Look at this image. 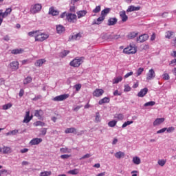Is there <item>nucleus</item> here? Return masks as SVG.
Returning <instances> with one entry per match:
<instances>
[{
	"instance_id": "nucleus-1",
	"label": "nucleus",
	"mask_w": 176,
	"mask_h": 176,
	"mask_svg": "<svg viewBox=\"0 0 176 176\" xmlns=\"http://www.w3.org/2000/svg\"><path fill=\"white\" fill-rule=\"evenodd\" d=\"M49 38V34L46 33H42L39 30H37V33L34 36L36 42H43V41H46Z\"/></svg>"
},
{
	"instance_id": "nucleus-2",
	"label": "nucleus",
	"mask_w": 176,
	"mask_h": 176,
	"mask_svg": "<svg viewBox=\"0 0 176 176\" xmlns=\"http://www.w3.org/2000/svg\"><path fill=\"white\" fill-rule=\"evenodd\" d=\"M41 10H42V4L36 3L31 6L30 12L32 13V14H35L36 13H39V12H41Z\"/></svg>"
},
{
	"instance_id": "nucleus-3",
	"label": "nucleus",
	"mask_w": 176,
	"mask_h": 176,
	"mask_svg": "<svg viewBox=\"0 0 176 176\" xmlns=\"http://www.w3.org/2000/svg\"><path fill=\"white\" fill-rule=\"evenodd\" d=\"M124 53H125V54H135V53H137V48L130 45L124 49Z\"/></svg>"
},
{
	"instance_id": "nucleus-4",
	"label": "nucleus",
	"mask_w": 176,
	"mask_h": 176,
	"mask_svg": "<svg viewBox=\"0 0 176 176\" xmlns=\"http://www.w3.org/2000/svg\"><path fill=\"white\" fill-rule=\"evenodd\" d=\"M80 64H82V58H74L69 63V66L78 68V67H80Z\"/></svg>"
},
{
	"instance_id": "nucleus-5",
	"label": "nucleus",
	"mask_w": 176,
	"mask_h": 176,
	"mask_svg": "<svg viewBox=\"0 0 176 176\" xmlns=\"http://www.w3.org/2000/svg\"><path fill=\"white\" fill-rule=\"evenodd\" d=\"M69 97V94H65L63 95L58 96L53 98V101H64L65 100H67Z\"/></svg>"
},
{
	"instance_id": "nucleus-6",
	"label": "nucleus",
	"mask_w": 176,
	"mask_h": 176,
	"mask_svg": "<svg viewBox=\"0 0 176 176\" xmlns=\"http://www.w3.org/2000/svg\"><path fill=\"white\" fill-rule=\"evenodd\" d=\"M156 76V74L155 73V70L153 69H151L146 74V80H152Z\"/></svg>"
},
{
	"instance_id": "nucleus-7",
	"label": "nucleus",
	"mask_w": 176,
	"mask_h": 176,
	"mask_svg": "<svg viewBox=\"0 0 176 176\" xmlns=\"http://www.w3.org/2000/svg\"><path fill=\"white\" fill-rule=\"evenodd\" d=\"M66 19L69 23H76V14H69Z\"/></svg>"
},
{
	"instance_id": "nucleus-8",
	"label": "nucleus",
	"mask_w": 176,
	"mask_h": 176,
	"mask_svg": "<svg viewBox=\"0 0 176 176\" xmlns=\"http://www.w3.org/2000/svg\"><path fill=\"white\" fill-rule=\"evenodd\" d=\"M32 118H34V116L32 115L31 116H30V111H26L25 116L23 120V123H30V122H31V120H32Z\"/></svg>"
},
{
	"instance_id": "nucleus-9",
	"label": "nucleus",
	"mask_w": 176,
	"mask_h": 176,
	"mask_svg": "<svg viewBox=\"0 0 176 176\" xmlns=\"http://www.w3.org/2000/svg\"><path fill=\"white\" fill-rule=\"evenodd\" d=\"M104 94V89H96L93 92L94 97H101Z\"/></svg>"
},
{
	"instance_id": "nucleus-10",
	"label": "nucleus",
	"mask_w": 176,
	"mask_h": 176,
	"mask_svg": "<svg viewBox=\"0 0 176 176\" xmlns=\"http://www.w3.org/2000/svg\"><path fill=\"white\" fill-rule=\"evenodd\" d=\"M148 38H149V36H148L147 34H142L139 36V38L137 39V41L140 43H142V42H145V41H148Z\"/></svg>"
},
{
	"instance_id": "nucleus-11",
	"label": "nucleus",
	"mask_w": 176,
	"mask_h": 176,
	"mask_svg": "<svg viewBox=\"0 0 176 176\" xmlns=\"http://www.w3.org/2000/svg\"><path fill=\"white\" fill-rule=\"evenodd\" d=\"M42 141H43V140H42V138H34L32 139L30 142V145H39V144H41V142H42Z\"/></svg>"
},
{
	"instance_id": "nucleus-12",
	"label": "nucleus",
	"mask_w": 176,
	"mask_h": 176,
	"mask_svg": "<svg viewBox=\"0 0 176 176\" xmlns=\"http://www.w3.org/2000/svg\"><path fill=\"white\" fill-rule=\"evenodd\" d=\"M175 35V33L173 31L168 30L165 33V38H166V39H171L174 38Z\"/></svg>"
},
{
	"instance_id": "nucleus-13",
	"label": "nucleus",
	"mask_w": 176,
	"mask_h": 176,
	"mask_svg": "<svg viewBox=\"0 0 176 176\" xmlns=\"http://www.w3.org/2000/svg\"><path fill=\"white\" fill-rule=\"evenodd\" d=\"M120 16L123 23L126 22V20H129V16H127V15L126 14V11L124 10L120 12Z\"/></svg>"
},
{
	"instance_id": "nucleus-14",
	"label": "nucleus",
	"mask_w": 176,
	"mask_h": 176,
	"mask_svg": "<svg viewBox=\"0 0 176 176\" xmlns=\"http://www.w3.org/2000/svg\"><path fill=\"white\" fill-rule=\"evenodd\" d=\"M148 94V88H144L140 91V92L138 94V97H145L146 94Z\"/></svg>"
},
{
	"instance_id": "nucleus-15",
	"label": "nucleus",
	"mask_w": 176,
	"mask_h": 176,
	"mask_svg": "<svg viewBox=\"0 0 176 176\" xmlns=\"http://www.w3.org/2000/svg\"><path fill=\"white\" fill-rule=\"evenodd\" d=\"M140 9H141V7L140 6L135 7L134 6H131L128 8V9L126 10V12L127 13H129L130 12H137Z\"/></svg>"
},
{
	"instance_id": "nucleus-16",
	"label": "nucleus",
	"mask_w": 176,
	"mask_h": 176,
	"mask_svg": "<svg viewBox=\"0 0 176 176\" xmlns=\"http://www.w3.org/2000/svg\"><path fill=\"white\" fill-rule=\"evenodd\" d=\"M43 113H44L42 109L34 111V116H36V118H38V119H42V116H43Z\"/></svg>"
},
{
	"instance_id": "nucleus-17",
	"label": "nucleus",
	"mask_w": 176,
	"mask_h": 176,
	"mask_svg": "<svg viewBox=\"0 0 176 176\" xmlns=\"http://www.w3.org/2000/svg\"><path fill=\"white\" fill-rule=\"evenodd\" d=\"M56 32L57 34H63V32H65V27H64L63 25H57Z\"/></svg>"
},
{
	"instance_id": "nucleus-18",
	"label": "nucleus",
	"mask_w": 176,
	"mask_h": 176,
	"mask_svg": "<svg viewBox=\"0 0 176 176\" xmlns=\"http://www.w3.org/2000/svg\"><path fill=\"white\" fill-rule=\"evenodd\" d=\"M10 66L11 69H13V71H16V69H19V63L17 61H13L10 63Z\"/></svg>"
},
{
	"instance_id": "nucleus-19",
	"label": "nucleus",
	"mask_w": 176,
	"mask_h": 176,
	"mask_svg": "<svg viewBox=\"0 0 176 176\" xmlns=\"http://www.w3.org/2000/svg\"><path fill=\"white\" fill-rule=\"evenodd\" d=\"M45 63H46L45 59H38L36 61V63H34V65L35 67H42V65H43Z\"/></svg>"
},
{
	"instance_id": "nucleus-20",
	"label": "nucleus",
	"mask_w": 176,
	"mask_h": 176,
	"mask_svg": "<svg viewBox=\"0 0 176 176\" xmlns=\"http://www.w3.org/2000/svg\"><path fill=\"white\" fill-rule=\"evenodd\" d=\"M165 119L164 118H157L153 122V126H159L160 124H162L164 122Z\"/></svg>"
},
{
	"instance_id": "nucleus-21",
	"label": "nucleus",
	"mask_w": 176,
	"mask_h": 176,
	"mask_svg": "<svg viewBox=\"0 0 176 176\" xmlns=\"http://www.w3.org/2000/svg\"><path fill=\"white\" fill-rule=\"evenodd\" d=\"M78 19H82V17H85V14H87V10H80L76 12Z\"/></svg>"
},
{
	"instance_id": "nucleus-22",
	"label": "nucleus",
	"mask_w": 176,
	"mask_h": 176,
	"mask_svg": "<svg viewBox=\"0 0 176 176\" xmlns=\"http://www.w3.org/2000/svg\"><path fill=\"white\" fill-rule=\"evenodd\" d=\"M65 134H69V133H74L76 134V129L72 127V128H67L65 131Z\"/></svg>"
},
{
	"instance_id": "nucleus-23",
	"label": "nucleus",
	"mask_w": 176,
	"mask_h": 176,
	"mask_svg": "<svg viewBox=\"0 0 176 176\" xmlns=\"http://www.w3.org/2000/svg\"><path fill=\"white\" fill-rule=\"evenodd\" d=\"M111 100L108 97H104L100 100H99L98 104L99 105H102V104H108Z\"/></svg>"
},
{
	"instance_id": "nucleus-24",
	"label": "nucleus",
	"mask_w": 176,
	"mask_h": 176,
	"mask_svg": "<svg viewBox=\"0 0 176 176\" xmlns=\"http://www.w3.org/2000/svg\"><path fill=\"white\" fill-rule=\"evenodd\" d=\"M103 20H105V17L101 15L99 18L97 19L96 21H94L93 24H96L99 25V24H101V23H102Z\"/></svg>"
},
{
	"instance_id": "nucleus-25",
	"label": "nucleus",
	"mask_w": 176,
	"mask_h": 176,
	"mask_svg": "<svg viewBox=\"0 0 176 176\" xmlns=\"http://www.w3.org/2000/svg\"><path fill=\"white\" fill-rule=\"evenodd\" d=\"M118 23V19L116 18H110L108 20V25H115Z\"/></svg>"
},
{
	"instance_id": "nucleus-26",
	"label": "nucleus",
	"mask_w": 176,
	"mask_h": 176,
	"mask_svg": "<svg viewBox=\"0 0 176 176\" xmlns=\"http://www.w3.org/2000/svg\"><path fill=\"white\" fill-rule=\"evenodd\" d=\"M138 35V32H131L127 35L128 39H134Z\"/></svg>"
},
{
	"instance_id": "nucleus-27",
	"label": "nucleus",
	"mask_w": 176,
	"mask_h": 176,
	"mask_svg": "<svg viewBox=\"0 0 176 176\" xmlns=\"http://www.w3.org/2000/svg\"><path fill=\"white\" fill-rule=\"evenodd\" d=\"M24 52L23 49H15L11 51L12 54H21Z\"/></svg>"
},
{
	"instance_id": "nucleus-28",
	"label": "nucleus",
	"mask_w": 176,
	"mask_h": 176,
	"mask_svg": "<svg viewBox=\"0 0 176 176\" xmlns=\"http://www.w3.org/2000/svg\"><path fill=\"white\" fill-rule=\"evenodd\" d=\"M12 13V8H6V11L3 12V19H5V17H8L9 14Z\"/></svg>"
},
{
	"instance_id": "nucleus-29",
	"label": "nucleus",
	"mask_w": 176,
	"mask_h": 176,
	"mask_svg": "<svg viewBox=\"0 0 176 176\" xmlns=\"http://www.w3.org/2000/svg\"><path fill=\"white\" fill-rule=\"evenodd\" d=\"M49 13L52 16H58L59 12L58 10H54L53 8H50L49 10Z\"/></svg>"
},
{
	"instance_id": "nucleus-30",
	"label": "nucleus",
	"mask_w": 176,
	"mask_h": 176,
	"mask_svg": "<svg viewBox=\"0 0 176 176\" xmlns=\"http://www.w3.org/2000/svg\"><path fill=\"white\" fill-rule=\"evenodd\" d=\"M115 156L116 159H122V157H124V153L122 151H118L116 153Z\"/></svg>"
},
{
	"instance_id": "nucleus-31",
	"label": "nucleus",
	"mask_w": 176,
	"mask_h": 176,
	"mask_svg": "<svg viewBox=\"0 0 176 176\" xmlns=\"http://www.w3.org/2000/svg\"><path fill=\"white\" fill-rule=\"evenodd\" d=\"M111 12V8H105L103 10L101 11V16H103V17H105L108 13Z\"/></svg>"
},
{
	"instance_id": "nucleus-32",
	"label": "nucleus",
	"mask_w": 176,
	"mask_h": 176,
	"mask_svg": "<svg viewBox=\"0 0 176 176\" xmlns=\"http://www.w3.org/2000/svg\"><path fill=\"white\" fill-rule=\"evenodd\" d=\"M67 174H71L72 175H76L77 174H79V169L76 168L70 170L67 172Z\"/></svg>"
},
{
	"instance_id": "nucleus-33",
	"label": "nucleus",
	"mask_w": 176,
	"mask_h": 176,
	"mask_svg": "<svg viewBox=\"0 0 176 176\" xmlns=\"http://www.w3.org/2000/svg\"><path fill=\"white\" fill-rule=\"evenodd\" d=\"M133 162L134 164H141V159H140L139 157H133Z\"/></svg>"
},
{
	"instance_id": "nucleus-34",
	"label": "nucleus",
	"mask_w": 176,
	"mask_h": 176,
	"mask_svg": "<svg viewBox=\"0 0 176 176\" xmlns=\"http://www.w3.org/2000/svg\"><path fill=\"white\" fill-rule=\"evenodd\" d=\"M80 38H82V34L80 33L72 36V39H73V41H78L80 39Z\"/></svg>"
},
{
	"instance_id": "nucleus-35",
	"label": "nucleus",
	"mask_w": 176,
	"mask_h": 176,
	"mask_svg": "<svg viewBox=\"0 0 176 176\" xmlns=\"http://www.w3.org/2000/svg\"><path fill=\"white\" fill-rule=\"evenodd\" d=\"M114 119H117V120H123V119H124V116L122 113L116 114L114 116Z\"/></svg>"
},
{
	"instance_id": "nucleus-36",
	"label": "nucleus",
	"mask_w": 176,
	"mask_h": 176,
	"mask_svg": "<svg viewBox=\"0 0 176 176\" xmlns=\"http://www.w3.org/2000/svg\"><path fill=\"white\" fill-rule=\"evenodd\" d=\"M32 82V78L31 76H28L23 80V85H28V83H31Z\"/></svg>"
},
{
	"instance_id": "nucleus-37",
	"label": "nucleus",
	"mask_w": 176,
	"mask_h": 176,
	"mask_svg": "<svg viewBox=\"0 0 176 176\" xmlns=\"http://www.w3.org/2000/svg\"><path fill=\"white\" fill-rule=\"evenodd\" d=\"M122 80H123V78H122V76H119V77L115 78L113 80V85L118 84L119 83V82H122Z\"/></svg>"
},
{
	"instance_id": "nucleus-38",
	"label": "nucleus",
	"mask_w": 176,
	"mask_h": 176,
	"mask_svg": "<svg viewBox=\"0 0 176 176\" xmlns=\"http://www.w3.org/2000/svg\"><path fill=\"white\" fill-rule=\"evenodd\" d=\"M95 122L96 123H99V122H101V116H100L99 112L96 113Z\"/></svg>"
},
{
	"instance_id": "nucleus-39",
	"label": "nucleus",
	"mask_w": 176,
	"mask_h": 176,
	"mask_svg": "<svg viewBox=\"0 0 176 176\" xmlns=\"http://www.w3.org/2000/svg\"><path fill=\"white\" fill-rule=\"evenodd\" d=\"M117 124H118V121L111 120L108 122V126H109V127H115V126H116Z\"/></svg>"
},
{
	"instance_id": "nucleus-40",
	"label": "nucleus",
	"mask_w": 176,
	"mask_h": 176,
	"mask_svg": "<svg viewBox=\"0 0 176 176\" xmlns=\"http://www.w3.org/2000/svg\"><path fill=\"white\" fill-rule=\"evenodd\" d=\"M34 126H35V127H38V126H41V127H43V126H45V122L42 121H36L34 123Z\"/></svg>"
},
{
	"instance_id": "nucleus-41",
	"label": "nucleus",
	"mask_w": 176,
	"mask_h": 176,
	"mask_svg": "<svg viewBox=\"0 0 176 176\" xmlns=\"http://www.w3.org/2000/svg\"><path fill=\"white\" fill-rule=\"evenodd\" d=\"M133 123H134V121H126L122 125V129H124L127 127V126H130V124H133Z\"/></svg>"
},
{
	"instance_id": "nucleus-42",
	"label": "nucleus",
	"mask_w": 176,
	"mask_h": 176,
	"mask_svg": "<svg viewBox=\"0 0 176 176\" xmlns=\"http://www.w3.org/2000/svg\"><path fill=\"white\" fill-rule=\"evenodd\" d=\"M12 152L10 147L4 146L3 148V153H10Z\"/></svg>"
},
{
	"instance_id": "nucleus-43",
	"label": "nucleus",
	"mask_w": 176,
	"mask_h": 176,
	"mask_svg": "<svg viewBox=\"0 0 176 176\" xmlns=\"http://www.w3.org/2000/svg\"><path fill=\"white\" fill-rule=\"evenodd\" d=\"M12 103H8V104H6L3 105V109L4 111H6V110H8V109L12 108Z\"/></svg>"
},
{
	"instance_id": "nucleus-44",
	"label": "nucleus",
	"mask_w": 176,
	"mask_h": 176,
	"mask_svg": "<svg viewBox=\"0 0 176 176\" xmlns=\"http://www.w3.org/2000/svg\"><path fill=\"white\" fill-rule=\"evenodd\" d=\"M166 162L167 160H159L157 164H159V166H161V167H163V166L166 164Z\"/></svg>"
},
{
	"instance_id": "nucleus-45",
	"label": "nucleus",
	"mask_w": 176,
	"mask_h": 176,
	"mask_svg": "<svg viewBox=\"0 0 176 176\" xmlns=\"http://www.w3.org/2000/svg\"><path fill=\"white\" fill-rule=\"evenodd\" d=\"M52 175V171H44L40 173V176H50Z\"/></svg>"
},
{
	"instance_id": "nucleus-46",
	"label": "nucleus",
	"mask_w": 176,
	"mask_h": 176,
	"mask_svg": "<svg viewBox=\"0 0 176 176\" xmlns=\"http://www.w3.org/2000/svg\"><path fill=\"white\" fill-rule=\"evenodd\" d=\"M156 104V102L155 101H150V102H147L144 104L145 107H153V105H155Z\"/></svg>"
},
{
	"instance_id": "nucleus-47",
	"label": "nucleus",
	"mask_w": 176,
	"mask_h": 176,
	"mask_svg": "<svg viewBox=\"0 0 176 176\" xmlns=\"http://www.w3.org/2000/svg\"><path fill=\"white\" fill-rule=\"evenodd\" d=\"M100 11H101V6H96V8L93 10L94 13H99V12H100Z\"/></svg>"
},
{
	"instance_id": "nucleus-48",
	"label": "nucleus",
	"mask_w": 176,
	"mask_h": 176,
	"mask_svg": "<svg viewBox=\"0 0 176 176\" xmlns=\"http://www.w3.org/2000/svg\"><path fill=\"white\" fill-rule=\"evenodd\" d=\"M144 72V68H139L136 72V76H140Z\"/></svg>"
},
{
	"instance_id": "nucleus-49",
	"label": "nucleus",
	"mask_w": 176,
	"mask_h": 176,
	"mask_svg": "<svg viewBox=\"0 0 176 176\" xmlns=\"http://www.w3.org/2000/svg\"><path fill=\"white\" fill-rule=\"evenodd\" d=\"M162 78L164 80H168L170 79V75L167 73H164L162 75Z\"/></svg>"
},
{
	"instance_id": "nucleus-50",
	"label": "nucleus",
	"mask_w": 176,
	"mask_h": 176,
	"mask_svg": "<svg viewBox=\"0 0 176 176\" xmlns=\"http://www.w3.org/2000/svg\"><path fill=\"white\" fill-rule=\"evenodd\" d=\"M36 34H38V30L28 32L29 36H31V37L35 36V35H36Z\"/></svg>"
},
{
	"instance_id": "nucleus-51",
	"label": "nucleus",
	"mask_w": 176,
	"mask_h": 176,
	"mask_svg": "<svg viewBox=\"0 0 176 176\" xmlns=\"http://www.w3.org/2000/svg\"><path fill=\"white\" fill-rule=\"evenodd\" d=\"M175 128L174 126L166 128L167 133H173V131H175Z\"/></svg>"
},
{
	"instance_id": "nucleus-52",
	"label": "nucleus",
	"mask_w": 176,
	"mask_h": 176,
	"mask_svg": "<svg viewBox=\"0 0 176 176\" xmlns=\"http://www.w3.org/2000/svg\"><path fill=\"white\" fill-rule=\"evenodd\" d=\"M74 88L76 89V91H79L80 89H82V85L81 84H76L74 85Z\"/></svg>"
},
{
	"instance_id": "nucleus-53",
	"label": "nucleus",
	"mask_w": 176,
	"mask_h": 176,
	"mask_svg": "<svg viewBox=\"0 0 176 176\" xmlns=\"http://www.w3.org/2000/svg\"><path fill=\"white\" fill-rule=\"evenodd\" d=\"M41 133L42 135H46V133H47V129L46 128L41 129Z\"/></svg>"
},
{
	"instance_id": "nucleus-54",
	"label": "nucleus",
	"mask_w": 176,
	"mask_h": 176,
	"mask_svg": "<svg viewBox=\"0 0 176 176\" xmlns=\"http://www.w3.org/2000/svg\"><path fill=\"white\" fill-rule=\"evenodd\" d=\"M3 174H9V173H8V170L6 169H3L0 170V176H4Z\"/></svg>"
},
{
	"instance_id": "nucleus-55",
	"label": "nucleus",
	"mask_w": 176,
	"mask_h": 176,
	"mask_svg": "<svg viewBox=\"0 0 176 176\" xmlns=\"http://www.w3.org/2000/svg\"><path fill=\"white\" fill-rule=\"evenodd\" d=\"M62 57H65L67 54H69V51L64 50L62 53Z\"/></svg>"
},
{
	"instance_id": "nucleus-56",
	"label": "nucleus",
	"mask_w": 176,
	"mask_h": 176,
	"mask_svg": "<svg viewBox=\"0 0 176 176\" xmlns=\"http://www.w3.org/2000/svg\"><path fill=\"white\" fill-rule=\"evenodd\" d=\"M167 130V128H163L159 131H157V134H162V133L166 132Z\"/></svg>"
},
{
	"instance_id": "nucleus-57",
	"label": "nucleus",
	"mask_w": 176,
	"mask_h": 176,
	"mask_svg": "<svg viewBox=\"0 0 176 176\" xmlns=\"http://www.w3.org/2000/svg\"><path fill=\"white\" fill-rule=\"evenodd\" d=\"M91 156V155L90 154H86L83 155L81 158H80V160H83V159H89V157H90Z\"/></svg>"
},
{
	"instance_id": "nucleus-58",
	"label": "nucleus",
	"mask_w": 176,
	"mask_h": 176,
	"mask_svg": "<svg viewBox=\"0 0 176 176\" xmlns=\"http://www.w3.org/2000/svg\"><path fill=\"white\" fill-rule=\"evenodd\" d=\"M131 90V87H130V86H129V85H124V91H130Z\"/></svg>"
},
{
	"instance_id": "nucleus-59",
	"label": "nucleus",
	"mask_w": 176,
	"mask_h": 176,
	"mask_svg": "<svg viewBox=\"0 0 176 176\" xmlns=\"http://www.w3.org/2000/svg\"><path fill=\"white\" fill-rule=\"evenodd\" d=\"M61 159H68L69 157H71V155L65 154L60 155Z\"/></svg>"
},
{
	"instance_id": "nucleus-60",
	"label": "nucleus",
	"mask_w": 176,
	"mask_h": 176,
	"mask_svg": "<svg viewBox=\"0 0 176 176\" xmlns=\"http://www.w3.org/2000/svg\"><path fill=\"white\" fill-rule=\"evenodd\" d=\"M41 98H42V96L38 95V96L34 97L32 100H33V101H38V100H41Z\"/></svg>"
},
{
	"instance_id": "nucleus-61",
	"label": "nucleus",
	"mask_w": 176,
	"mask_h": 176,
	"mask_svg": "<svg viewBox=\"0 0 176 176\" xmlns=\"http://www.w3.org/2000/svg\"><path fill=\"white\" fill-rule=\"evenodd\" d=\"M19 97H23L24 96V89H21L19 94Z\"/></svg>"
},
{
	"instance_id": "nucleus-62",
	"label": "nucleus",
	"mask_w": 176,
	"mask_h": 176,
	"mask_svg": "<svg viewBox=\"0 0 176 176\" xmlns=\"http://www.w3.org/2000/svg\"><path fill=\"white\" fill-rule=\"evenodd\" d=\"M133 72H129V73H127L125 76H124V78H129V76H131V75H133Z\"/></svg>"
},
{
	"instance_id": "nucleus-63",
	"label": "nucleus",
	"mask_w": 176,
	"mask_h": 176,
	"mask_svg": "<svg viewBox=\"0 0 176 176\" xmlns=\"http://www.w3.org/2000/svg\"><path fill=\"white\" fill-rule=\"evenodd\" d=\"M21 153H27L28 152V148H23L20 151Z\"/></svg>"
},
{
	"instance_id": "nucleus-64",
	"label": "nucleus",
	"mask_w": 176,
	"mask_h": 176,
	"mask_svg": "<svg viewBox=\"0 0 176 176\" xmlns=\"http://www.w3.org/2000/svg\"><path fill=\"white\" fill-rule=\"evenodd\" d=\"M176 65V59H173L170 61V65Z\"/></svg>"
}]
</instances>
